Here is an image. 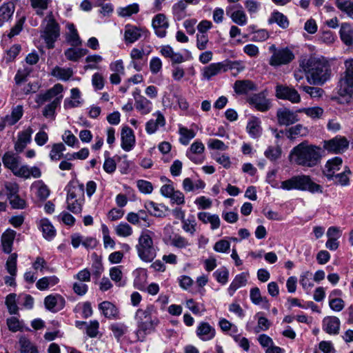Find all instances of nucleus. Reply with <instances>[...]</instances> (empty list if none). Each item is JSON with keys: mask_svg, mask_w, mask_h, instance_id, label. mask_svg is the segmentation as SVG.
<instances>
[{"mask_svg": "<svg viewBox=\"0 0 353 353\" xmlns=\"http://www.w3.org/2000/svg\"><path fill=\"white\" fill-rule=\"evenodd\" d=\"M322 152L321 147L303 141L293 148L290 152V158L292 161L299 165L313 168L320 163Z\"/></svg>", "mask_w": 353, "mask_h": 353, "instance_id": "f257e3e1", "label": "nucleus"}, {"mask_svg": "<svg viewBox=\"0 0 353 353\" xmlns=\"http://www.w3.org/2000/svg\"><path fill=\"white\" fill-rule=\"evenodd\" d=\"M300 66L305 72L309 83L323 85L330 77L331 69L324 59L310 57L306 62H302Z\"/></svg>", "mask_w": 353, "mask_h": 353, "instance_id": "f03ea898", "label": "nucleus"}, {"mask_svg": "<svg viewBox=\"0 0 353 353\" xmlns=\"http://www.w3.org/2000/svg\"><path fill=\"white\" fill-rule=\"evenodd\" d=\"M157 310L153 305H148L144 309H138L134 319L137 323V330L134 332L137 341L143 342L148 334L154 332L159 323L157 317L153 316Z\"/></svg>", "mask_w": 353, "mask_h": 353, "instance_id": "7ed1b4c3", "label": "nucleus"}, {"mask_svg": "<svg viewBox=\"0 0 353 353\" xmlns=\"http://www.w3.org/2000/svg\"><path fill=\"white\" fill-rule=\"evenodd\" d=\"M154 233L149 230H143L135 246L139 258L143 262L150 263L157 256L158 247L154 243Z\"/></svg>", "mask_w": 353, "mask_h": 353, "instance_id": "20e7f679", "label": "nucleus"}, {"mask_svg": "<svg viewBox=\"0 0 353 353\" xmlns=\"http://www.w3.org/2000/svg\"><path fill=\"white\" fill-rule=\"evenodd\" d=\"M61 27L52 11L48 12L41 24V38L43 39L48 49L54 47V43L60 37Z\"/></svg>", "mask_w": 353, "mask_h": 353, "instance_id": "39448f33", "label": "nucleus"}, {"mask_svg": "<svg viewBox=\"0 0 353 353\" xmlns=\"http://www.w3.org/2000/svg\"><path fill=\"white\" fill-rule=\"evenodd\" d=\"M2 161L4 166L10 170L17 176H40L41 172L37 167L29 168L21 164V158L12 152H6Z\"/></svg>", "mask_w": 353, "mask_h": 353, "instance_id": "423d86ee", "label": "nucleus"}, {"mask_svg": "<svg viewBox=\"0 0 353 353\" xmlns=\"http://www.w3.org/2000/svg\"><path fill=\"white\" fill-rule=\"evenodd\" d=\"M268 183L272 187L282 188L286 190L297 189L300 190H308L312 193L321 192V187L312 182L311 178H290L279 183L274 181V178H268Z\"/></svg>", "mask_w": 353, "mask_h": 353, "instance_id": "0eeeda50", "label": "nucleus"}, {"mask_svg": "<svg viewBox=\"0 0 353 353\" xmlns=\"http://www.w3.org/2000/svg\"><path fill=\"white\" fill-rule=\"evenodd\" d=\"M345 71L340 75L337 92L341 97H351L353 94V59L344 62Z\"/></svg>", "mask_w": 353, "mask_h": 353, "instance_id": "6e6552de", "label": "nucleus"}, {"mask_svg": "<svg viewBox=\"0 0 353 353\" xmlns=\"http://www.w3.org/2000/svg\"><path fill=\"white\" fill-rule=\"evenodd\" d=\"M269 51L272 53L269 64L274 67L287 65L294 59V53L288 48H277L275 45H272Z\"/></svg>", "mask_w": 353, "mask_h": 353, "instance_id": "1a4fd4ad", "label": "nucleus"}, {"mask_svg": "<svg viewBox=\"0 0 353 353\" xmlns=\"http://www.w3.org/2000/svg\"><path fill=\"white\" fill-rule=\"evenodd\" d=\"M275 95L278 99L288 100L292 103L301 101L300 94L293 87L277 84L275 87Z\"/></svg>", "mask_w": 353, "mask_h": 353, "instance_id": "9d476101", "label": "nucleus"}, {"mask_svg": "<svg viewBox=\"0 0 353 353\" xmlns=\"http://www.w3.org/2000/svg\"><path fill=\"white\" fill-rule=\"evenodd\" d=\"M349 147V141L344 137L336 136L334 138L325 141L323 148L333 153H341L345 151Z\"/></svg>", "mask_w": 353, "mask_h": 353, "instance_id": "9b49d317", "label": "nucleus"}, {"mask_svg": "<svg viewBox=\"0 0 353 353\" xmlns=\"http://www.w3.org/2000/svg\"><path fill=\"white\" fill-rule=\"evenodd\" d=\"M297 110L294 112L287 108L278 109L276 112L277 122L279 125L288 126L299 121Z\"/></svg>", "mask_w": 353, "mask_h": 353, "instance_id": "f8f14e48", "label": "nucleus"}, {"mask_svg": "<svg viewBox=\"0 0 353 353\" xmlns=\"http://www.w3.org/2000/svg\"><path fill=\"white\" fill-rule=\"evenodd\" d=\"M65 304L64 298L60 294H50L44 299V305L47 310L52 312L61 310Z\"/></svg>", "mask_w": 353, "mask_h": 353, "instance_id": "ddd939ff", "label": "nucleus"}, {"mask_svg": "<svg viewBox=\"0 0 353 353\" xmlns=\"http://www.w3.org/2000/svg\"><path fill=\"white\" fill-rule=\"evenodd\" d=\"M228 70V66L224 62L212 63L204 67L201 70V74L203 79L210 80L212 77L226 72Z\"/></svg>", "mask_w": 353, "mask_h": 353, "instance_id": "4468645a", "label": "nucleus"}, {"mask_svg": "<svg viewBox=\"0 0 353 353\" xmlns=\"http://www.w3.org/2000/svg\"><path fill=\"white\" fill-rule=\"evenodd\" d=\"M196 334L200 340L208 341L214 338L216 330L209 323L201 321L197 325Z\"/></svg>", "mask_w": 353, "mask_h": 353, "instance_id": "2eb2a0df", "label": "nucleus"}, {"mask_svg": "<svg viewBox=\"0 0 353 353\" xmlns=\"http://www.w3.org/2000/svg\"><path fill=\"white\" fill-rule=\"evenodd\" d=\"M78 199L80 202L85 201L84 185L77 180H72L67 186V197Z\"/></svg>", "mask_w": 353, "mask_h": 353, "instance_id": "dca6fc26", "label": "nucleus"}, {"mask_svg": "<svg viewBox=\"0 0 353 353\" xmlns=\"http://www.w3.org/2000/svg\"><path fill=\"white\" fill-rule=\"evenodd\" d=\"M341 321L335 316H327L323 319L322 329L328 334H338L339 333Z\"/></svg>", "mask_w": 353, "mask_h": 353, "instance_id": "f3484780", "label": "nucleus"}, {"mask_svg": "<svg viewBox=\"0 0 353 353\" xmlns=\"http://www.w3.org/2000/svg\"><path fill=\"white\" fill-rule=\"evenodd\" d=\"M152 25L157 37L161 38L165 37L169 23L165 14H157L152 19Z\"/></svg>", "mask_w": 353, "mask_h": 353, "instance_id": "a211bd4d", "label": "nucleus"}, {"mask_svg": "<svg viewBox=\"0 0 353 353\" xmlns=\"http://www.w3.org/2000/svg\"><path fill=\"white\" fill-rule=\"evenodd\" d=\"M23 107L17 105L14 108L10 114H8L0 119V131L6 126L14 125L23 116Z\"/></svg>", "mask_w": 353, "mask_h": 353, "instance_id": "6ab92c4d", "label": "nucleus"}, {"mask_svg": "<svg viewBox=\"0 0 353 353\" xmlns=\"http://www.w3.org/2000/svg\"><path fill=\"white\" fill-rule=\"evenodd\" d=\"M32 133L33 130L30 127L18 133L17 140L14 143V150L17 153L22 152L27 145L30 143Z\"/></svg>", "mask_w": 353, "mask_h": 353, "instance_id": "aec40b11", "label": "nucleus"}, {"mask_svg": "<svg viewBox=\"0 0 353 353\" xmlns=\"http://www.w3.org/2000/svg\"><path fill=\"white\" fill-rule=\"evenodd\" d=\"M239 9L234 10V6H228L226 8V14L230 17L232 21L241 26L247 24L248 17L242 7L239 5Z\"/></svg>", "mask_w": 353, "mask_h": 353, "instance_id": "412c9836", "label": "nucleus"}, {"mask_svg": "<svg viewBox=\"0 0 353 353\" xmlns=\"http://www.w3.org/2000/svg\"><path fill=\"white\" fill-rule=\"evenodd\" d=\"M249 103L257 110L266 112L270 108V102L263 92L255 94L248 99Z\"/></svg>", "mask_w": 353, "mask_h": 353, "instance_id": "4be33fe9", "label": "nucleus"}, {"mask_svg": "<svg viewBox=\"0 0 353 353\" xmlns=\"http://www.w3.org/2000/svg\"><path fill=\"white\" fill-rule=\"evenodd\" d=\"M121 148L126 152L130 151L135 143V137L131 128L126 126L124 127L121 133Z\"/></svg>", "mask_w": 353, "mask_h": 353, "instance_id": "5701e85b", "label": "nucleus"}, {"mask_svg": "<svg viewBox=\"0 0 353 353\" xmlns=\"http://www.w3.org/2000/svg\"><path fill=\"white\" fill-rule=\"evenodd\" d=\"M63 90V87L61 84H55L52 88L48 90L44 94L37 95L35 101L38 104L41 105L46 101L52 100L54 97L56 98L57 97H59L58 95L61 94Z\"/></svg>", "mask_w": 353, "mask_h": 353, "instance_id": "b1692460", "label": "nucleus"}, {"mask_svg": "<svg viewBox=\"0 0 353 353\" xmlns=\"http://www.w3.org/2000/svg\"><path fill=\"white\" fill-rule=\"evenodd\" d=\"M15 10V4L12 1L3 3L0 6V27L10 21Z\"/></svg>", "mask_w": 353, "mask_h": 353, "instance_id": "393cba45", "label": "nucleus"}, {"mask_svg": "<svg viewBox=\"0 0 353 353\" xmlns=\"http://www.w3.org/2000/svg\"><path fill=\"white\" fill-rule=\"evenodd\" d=\"M145 31L138 27L127 25L125 27L124 41L125 43H133L139 40Z\"/></svg>", "mask_w": 353, "mask_h": 353, "instance_id": "a878e982", "label": "nucleus"}, {"mask_svg": "<svg viewBox=\"0 0 353 353\" xmlns=\"http://www.w3.org/2000/svg\"><path fill=\"white\" fill-rule=\"evenodd\" d=\"M153 115L157 117V119H150L145 124V131L149 134H154L159 126L163 127L165 124V117L159 111L156 112Z\"/></svg>", "mask_w": 353, "mask_h": 353, "instance_id": "bb28decb", "label": "nucleus"}, {"mask_svg": "<svg viewBox=\"0 0 353 353\" xmlns=\"http://www.w3.org/2000/svg\"><path fill=\"white\" fill-rule=\"evenodd\" d=\"M197 217L204 224H210L212 230H216L220 227L221 221L217 214H211L206 212H200L197 214Z\"/></svg>", "mask_w": 353, "mask_h": 353, "instance_id": "cd10ccee", "label": "nucleus"}, {"mask_svg": "<svg viewBox=\"0 0 353 353\" xmlns=\"http://www.w3.org/2000/svg\"><path fill=\"white\" fill-rule=\"evenodd\" d=\"M66 28L68 30L65 36L67 42L73 47L81 46L82 40L81 39L73 23H68L66 25Z\"/></svg>", "mask_w": 353, "mask_h": 353, "instance_id": "c85d7f7f", "label": "nucleus"}, {"mask_svg": "<svg viewBox=\"0 0 353 353\" xmlns=\"http://www.w3.org/2000/svg\"><path fill=\"white\" fill-rule=\"evenodd\" d=\"M342 163V159L340 157H334L328 160L323 171L325 176H335L336 174L335 173L341 169Z\"/></svg>", "mask_w": 353, "mask_h": 353, "instance_id": "c756f323", "label": "nucleus"}, {"mask_svg": "<svg viewBox=\"0 0 353 353\" xmlns=\"http://www.w3.org/2000/svg\"><path fill=\"white\" fill-rule=\"evenodd\" d=\"M248 273L242 272L237 274L230 283L228 291L230 296H233L234 292L241 287L245 286L247 283Z\"/></svg>", "mask_w": 353, "mask_h": 353, "instance_id": "7c9ffc66", "label": "nucleus"}, {"mask_svg": "<svg viewBox=\"0 0 353 353\" xmlns=\"http://www.w3.org/2000/svg\"><path fill=\"white\" fill-rule=\"evenodd\" d=\"M39 228L42 232L43 237L47 240L52 239L56 235V230L48 219H41Z\"/></svg>", "mask_w": 353, "mask_h": 353, "instance_id": "2f4dec72", "label": "nucleus"}, {"mask_svg": "<svg viewBox=\"0 0 353 353\" xmlns=\"http://www.w3.org/2000/svg\"><path fill=\"white\" fill-rule=\"evenodd\" d=\"M246 130L249 135L253 139H257L262 134V128L259 119L253 117L248 122Z\"/></svg>", "mask_w": 353, "mask_h": 353, "instance_id": "473e14b6", "label": "nucleus"}, {"mask_svg": "<svg viewBox=\"0 0 353 353\" xmlns=\"http://www.w3.org/2000/svg\"><path fill=\"white\" fill-rule=\"evenodd\" d=\"M16 236V232L8 229L1 236V245L3 251L9 254L12 251V244Z\"/></svg>", "mask_w": 353, "mask_h": 353, "instance_id": "72a5a7b5", "label": "nucleus"}, {"mask_svg": "<svg viewBox=\"0 0 353 353\" xmlns=\"http://www.w3.org/2000/svg\"><path fill=\"white\" fill-rule=\"evenodd\" d=\"M234 90L239 94H244L250 91L256 90V87L250 80H241L236 81L234 83Z\"/></svg>", "mask_w": 353, "mask_h": 353, "instance_id": "f704fd0d", "label": "nucleus"}, {"mask_svg": "<svg viewBox=\"0 0 353 353\" xmlns=\"http://www.w3.org/2000/svg\"><path fill=\"white\" fill-rule=\"evenodd\" d=\"M339 33L341 39L346 46H350L353 43V30L350 24L342 23Z\"/></svg>", "mask_w": 353, "mask_h": 353, "instance_id": "c9c22d12", "label": "nucleus"}, {"mask_svg": "<svg viewBox=\"0 0 353 353\" xmlns=\"http://www.w3.org/2000/svg\"><path fill=\"white\" fill-rule=\"evenodd\" d=\"M136 110L141 114L145 115L151 112L152 103L145 97H139L134 103Z\"/></svg>", "mask_w": 353, "mask_h": 353, "instance_id": "e433bc0d", "label": "nucleus"}, {"mask_svg": "<svg viewBox=\"0 0 353 353\" xmlns=\"http://www.w3.org/2000/svg\"><path fill=\"white\" fill-rule=\"evenodd\" d=\"M99 309L108 319H114L117 316L118 310L116 306L110 301H103L99 305Z\"/></svg>", "mask_w": 353, "mask_h": 353, "instance_id": "4c0bfd02", "label": "nucleus"}, {"mask_svg": "<svg viewBox=\"0 0 353 353\" xmlns=\"http://www.w3.org/2000/svg\"><path fill=\"white\" fill-rule=\"evenodd\" d=\"M169 242L170 245L178 249H185L191 245L188 239L177 233L169 237Z\"/></svg>", "mask_w": 353, "mask_h": 353, "instance_id": "58836bf2", "label": "nucleus"}, {"mask_svg": "<svg viewBox=\"0 0 353 353\" xmlns=\"http://www.w3.org/2000/svg\"><path fill=\"white\" fill-rule=\"evenodd\" d=\"M205 183L201 179L193 181L191 178H185L183 181V188L185 192H194L205 188Z\"/></svg>", "mask_w": 353, "mask_h": 353, "instance_id": "ea45409f", "label": "nucleus"}, {"mask_svg": "<svg viewBox=\"0 0 353 353\" xmlns=\"http://www.w3.org/2000/svg\"><path fill=\"white\" fill-rule=\"evenodd\" d=\"M268 23L270 24L276 23L283 29H285L289 26V21L287 17L278 11L272 13L271 17L268 19Z\"/></svg>", "mask_w": 353, "mask_h": 353, "instance_id": "a19ab883", "label": "nucleus"}, {"mask_svg": "<svg viewBox=\"0 0 353 353\" xmlns=\"http://www.w3.org/2000/svg\"><path fill=\"white\" fill-rule=\"evenodd\" d=\"M31 7L34 10L37 15L42 17L52 3V0H29Z\"/></svg>", "mask_w": 353, "mask_h": 353, "instance_id": "79ce46f5", "label": "nucleus"}, {"mask_svg": "<svg viewBox=\"0 0 353 353\" xmlns=\"http://www.w3.org/2000/svg\"><path fill=\"white\" fill-rule=\"evenodd\" d=\"M254 319L257 320V325L254 327V334L267 331L271 326L270 321L263 316L261 312L255 314Z\"/></svg>", "mask_w": 353, "mask_h": 353, "instance_id": "37998d69", "label": "nucleus"}, {"mask_svg": "<svg viewBox=\"0 0 353 353\" xmlns=\"http://www.w3.org/2000/svg\"><path fill=\"white\" fill-rule=\"evenodd\" d=\"M32 190L34 191L37 196L45 200L50 195V190L42 181L34 182L31 186Z\"/></svg>", "mask_w": 353, "mask_h": 353, "instance_id": "c03bdc74", "label": "nucleus"}, {"mask_svg": "<svg viewBox=\"0 0 353 353\" xmlns=\"http://www.w3.org/2000/svg\"><path fill=\"white\" fill-rule=\"evenodd\" d=\"M88 52L86 49L70 48L64 52L66 59L72 61H77Z\"/></svg>", "mask_w": 353, "mask_h": 353, "instance_id": "a18cd8bd", "label": "nucleus"}, {"mask_svg": "<svg viewBox=\"0 0 353 353\" xmlns=\"http://www.w3.org/2000/svg\"><path fill=\"white\" fill-rule=\"evenodd\" d=\"M179 134L180 135L179 142L183 145H188L190 140L194 139L196 136V132L194 130L188 129L183 126L179 127Z\"/></svg>", "mask_w": 353, "mask_h": 353, "instance_id": "49530a36", "label": "nucleus"}, {"mask_svg": "<svg viewBox=\"0 0 353 353\" xmlns=\"http://www.w3.org/2000/svg\"><path fill=\"white\" fill-rule=\"evenodd\" d=\"M336 8L353 19V1L350 0H336Z\"/></svg>", "mask_w": 353, "mask_h": 353, "instance_id": "de8ad7c7", "label": "nucleus"}, {"mask_svg": "<svg viewBox=\"0 0 353 353\" xmlns=\"http://www.w3.org/2000/svg\"><path fill=\"white\" fill-rule=\"evenodd\" d=\"M51 74L60 80L67 81L73 75V70L57 66L52 69Z\"/></svg>", "mask_w": 353, "mask_h": 353, "instance_id": "09e8293b", "label": "nucleus"}, {"mask_svg": "<svg viewBox=\"0 0 353 353\" xmlns=\"http://www.w3.org/2000/svg\"><path fill=\"white\" fill-rule=\"evenodd\" d=\"M59 281V279L56 276H45L37 282L36 286L40 290H45L50 286L57 284Z\"/></svg>", "mask_w": 353, "mask_h": 353, "instance_id": "8fccbe9b", "label": "nucleus"}, {"mask_svg": "<svg viewBox=\"0 0 353 353\" xmlns=\"http://www.w3.org/2000/svg\"><path fill=\"white\" fill-rule=\"evenodd\" d=\"M305 128L302 124H297L288 129H285L282 133H285V136L289 139H294L296 136H302L304 134Z\"/></svg>", "mask_w": 353, "mask_h": 353, "instance_id": "3c124183", "label": "nucleus"}, {"mask_svg": "<svg viewBox=\"0 0 353 353\" xmlns=\"http://www.w3.org/2000/svg\"><path fill=\"white\" fill-rule=\"evenodd\" d=\"M299 113H305L307 117L313 119H319L323 114V108L316 106L312 108H303L297 110Z\"/></svg>", "mask_w": 353, "mask_h": 353, "instance_id": "603ef678", "label": "nucleus"}, {"mask_svg": "<svg viewBox=\"0 0 353 353\" xmlns=\"http://www.w3.org/2000/svg\"><path fill=\"white\" fill-rule=\"evenodd\" d=\"M205 150V146L203 143L199 140L195 141L192 143L190 147L186 151V156L189 159H192L193 154H197L202 155Z\"/></svg>", "mask_w": 353, "mask_h": 353, "instance_id": "864d4df0", "label": "nucleus"}, {"mask_svg": "<svg viewBox=\"0 0 353 353\" xmlns=\"http://www.w3.org/2000/svg\"><path fill=\"white\" fill-rule=\"evenodd\" d=\"M84 202H80L78 199H73L72 196L66 197L67 209L74 214L81 212Z\"/></svg>", "mask_w": 353, "mask_h": 353, "instance_id": "5fc2aeb1", "label": "nucleus"}, {"mask_svg": "<svg viewBox=\"0 0 353 353\" xmlns=\"http://www.w3.org/2000/svg\"><path fill=\"white\" fill-rule=\"evenodd\" d=\"M63 96L61 94L57 97L50 103L47 105L43 111V114L46 117H52L54 114L57 107L60 104Z\"/></svg>", "mask_w": 353, "mask_h": 353, "instance_id": "6e6d98bb", "label": "nucleus"}, {"mask_svg": "<svg viewBox=\"0 0 353 353\" xmlns=\"http://www.w3.org/2000/svg\"><path fill=\"white\" fill-rule=\"evenodd\" d=\"M114 338L119 341L121 338L127 332L128 327L123 323H113L110 326Z\"/></svg>", "mask_w": 353, "mask_h": 353, "instance_id": "4d7b16f0", "label": "nucleus"}, {"mask_svg": "<svg viewBox=\"0 0 353 353\" xmlns=\"http://www.w3.org/2000/svg\"><path fill=\"white\" fill-rule=\"evenodd\" d=\"M250 299L252 302L255 305H259L264 303L266 305L265 308L268 307V301L265 297H262L261 295L260 290L259 288H252L250 290Z\"/></svg>", "mask_w": 353, "mask_h": 353, "instance_id": "13d9d810", "label": "nucleus"}, {"mask_svg": "<svg viewBox=\"0 0 353 353\" xmlns=\"http://www.w3.org/2000/svg\"><path fill=\"white\" fill-rule=\"evenodd\" d=\"M116 234L121 237H128L133 233L132 228L127 223L121 222L115 228Z\"/></svg>", "mask_w": 353, "mask_h": 353, "instance_id": "bf43d9fd", "label": "nucleus"}, {"mask_svg": "<svg viewBox=\"0 0 353 353\" xmlns=\"http://www.w3.org/2000/svg\"><path fill=\"white\" fill-rule=\"evenodd\" d=\"M213 276L218 283L225 285L228 281L229 270L225 267H221L213 273Z\"/></svg>", "mask_w": 353, "mask_h": 353, "instance_id": "052dcab7", "label": "nucleus"}, {"mask_svg": "<svg viewBox=\"0 0 353 353\" xmlns=\"http://www.w3.org/2000/svg\"><path fill=\"white\" fill-rule=\"evenodd\" d=\"M281 152L279 146H269L264 152V155L271 161H275L281 157Z\"/></svg>", "mask_w": 353, "mask_h": 353, "instance_id": "680f3d73", "label": "nucleus"}, {"mask_svg": "<svg viewBox=\"0 0 353 353\" xmlns=\"http://www.w3.org/2000/svg\"><path fill=\"white\" fill-rule=\"evenodd\" d=\"M110 276L111 279L114 281L119 286L124 285L122 281L123 273L121 271V266H116L111 268L110 270Z\"/></svg>", "mask_w": 353, "mask_h": 353, "instance_id": "e2e57ef3", "label": "nucleus"}, {"mask_svg": "<svg viewBox=\"0 0 353 353\" xmlns=\"http://www.w3.org/2000/svg\"><path fill=\"white\" fill-rule=\"evenodd\" d=\"M65 150V145L60 143L52 145L50 153V158L52 161H58L63 156V152Z\"/></svg>", "mask_w": 353, "mask_h": 353, "instance_id": "0e129e2a", "label": "nucleus"}, {"mask_svg": "<svg viewBox=\"0 0 353 353\" xmlns=\"http://www.w3.org/2000/svg\"><path fill=\"white\" fill-rule=\"evenodd\" d=\"M311 276L312 272L310 271H306L300 276V284L303 290L307 292L310 290L314 286V283L310 281Z\"/></svg>", "mask_w": 353, "mask_h": 353, "instance_id": "69168bd1", "label": "nucleus"}, {"mask_svg": "<svg viewBox=\"0 0 353 353\" xmlns=\"http://www.w3.org/2000/svg\"><path fill=\"white\" fill-rule=\"evenodd\" d=\"M21 353H38L36 347L26 337H21L19 339Z\"/></svg>", "mask_w": 353, "mask_h": 353, "instance_id": "338daca9", "label": "nucleus"}, {"mask_svg": "<svg viewBox=\"0 0 353 353\" xmlns=\"http://www.w3.org/2000/svg\"><path fill=\"white\" fill-rule=\"evenodd\" d=\"M26 21V17L23 16L19 18L14 26L10 29V32L8 34V37L11 39L20 34L23 30V25Z\"/></svg>", "mask_w": 353, "mask_h": 353, "instance_id": "774afa93", "label": "nucleus"}]
</instances>
